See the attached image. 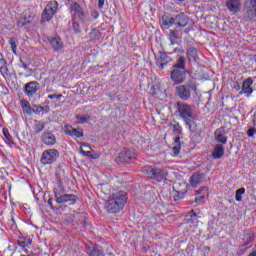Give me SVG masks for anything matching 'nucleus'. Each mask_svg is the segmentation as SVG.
Masks as SVG:
<instances>
[{"instance_id": "nucleus-57", "label": "nucleus", "mask_w": 256, "mask_h": 256, "mask_svg": "<svg viewBox=\"0 0 256 256\" xmlns=\"http://www.w3.org/2000/svg\"><path fill=\"white\" fill-rule=\"evenodd\" d=\"M10 223L12 224V229H13V227H17V226L15 225V219L12 218V219L10 220Z\"/></svg>"}, {"instance_id": "nucleus-62", "label": "nucleus", "mask_w": 256, "mask_h": 256, "mask_svg": "<svg viewBox=\"0 0 256 256\" xmlns=\"http://www.w3.org/2000/svg\"><path fill=\"white\" fill-rule=\"evenodd\" d=\"M178 1H185V0H178Z\"/></svg>"}, {"instance_id": "nucleus-55", "label": "nucleus", "mask_w": 256, "mask_h": 256, "mask_svg": "<svg viewBox=\"0 0 256 256\" xmlns=\"http://www.w3.org/2000/svg\"><path fill=\"white\" fill-rule=\"evenodd\" d=\"M20 61L22 63L23 69H25V70L29 69V66H27V64H25V62H23V60H20Z\"/></svg>"}, {"instance_id": "nucleus-5", "label": "nucleus", "mask_w": 256, "mask_h": 256, "mask_svg": "<svg viewBox=\"0 0 256 256\" xmlns=\"http://www.w3.org/2000/svg\"><path fill=\"white\" fill-rule=\"evenodd\" d=\"M70 13L72 21H79L81 23H87L89 21V17L85 13V9H83V7H81V5L77 2H74L71 5Z\"/></svg>"}, {"instance_id": "nucleus-29", "label": "nucleus", "mask_w": 256, "mask_h": 256, "mask_svg": "<svg viewBox=\"0 0 256 256\" xmlns=\"http://www.w3.org/2000/svg\"><path fill=\"white\" fill-rule=\"evenodd\" d=\"M215 139L218 143H223V145L227 144V136L221 134L219 131L215 132Z\"/></svg>"}, {"instance_id": "nucleus-27", "label": "nucleus", "mask_w": 256, "mask_h": 256, "mask_svg": "<svg viewBox=\"0 0 256 256\" xmlns=\"http://www.w3.org/2000/svg\"><path fill=\"white\" fill-rule=\"evenodd\" d=\"M159 63H160V69H164L165 65H167L169 57H167V54L164 52H159Z\"/></svg>"}, {"instance_id": "nucleus-52", "label": "nucleus", "mask_w": 256, "mask_h": 256, "mask_svg": "<svg viewBox=\"0 0 256 256\" xmlns=\"http://www.w3.org/2000/svg\"><path fill=\"white\" fill-rule=\"evenodd\" d=\"M81 153L84 155V157H91V151L81 150Z\"/></svg>"}, {"instance_id": "nucleus-38", "label": "nucleus", "mask_w": 256, "mask_h": 256, "mask_svg": "<svg viewBox=\"0 0 256 256\" xmlns=\"http://www.w3.org/2000/svg\"><path fill=\"white\" fill-rule=\"evenodd\" d=\"M241 195H245V188H239L238 190H236V195H235V200L236 201H242L243 197H241Z\"/></svg>"}, {"instance_id": "nucleus-51", "label": "nucleus", "mask_w": 256, "mask_h": 256, "mask_svg": "<svg viewBox=\"0 0 256 256\" xmlns=\"http://www.w3.org/2000/svg\"><path fill=\"white\" fill-rule=\"evenodd\" d=\"M187 217H190V219H193V217H197V213H195V210H191L188 213Z\"/></svg>"}, {"instance_id": "nucleus-8", "label": "nucleus", "mask_w": 256, "mask_h": 256, "mask_svg": "<svg viewBox=\"0 0 256 256\" xmlns=\"http://www.w3.org/2000/svg\"><path fill=\"white\" fill-rule=\"evenodd\" d=\"M57 159H59V150L48 149L42 153L40 163H42V165H51L55 163Z\"/></svg>"}, {"instance_id": "nucleus-1", "label": "nucleus", "mask_w": 256, "mask_h": 256, "mask_svg": "<svg viewBox=\"0 0 256 256\" xmlns=\"http://www.w3.org/2000/svg\"><path fill=\"white\" fill-rule=\"evenodd\" d=\"M127 199V192H116L110 196L109 200L105 203L104 209L107 213H121L127 203Z\"/></svg>"}, {"instance_id": "nucleus-14", "label": "nucleus", "mask_w": 256, "mask_h": 256, "mask_svg": "<svg viewBox=\"0 0 256 256\" xmlns=\"http://www.w3.org/2000/svg\"><path fill=\"white\" fill-rule=\"evenodd\" d=\"M33 19H35V14H33V12H24L23 15L18 20V27H25V25L33 23Z\"/></svg>"}, {"instance_id": "nucleus-12", "label": "nucleus", "mask_w": 256, "mask_h": 256, "mask_svg": "<svg viewBox=\"0 0 256 256\" xmlns=\"http://www.w3.org/2000/svg\"><path fill=\"white\" fill-rule=\"evenodd\" d=\"M174 25H176V27L178 29L182 28V27H187V25H189V16H187L185 13L181 12L179 14H177L174 17Z\"/></svg>"}, {"instance_id": "nucleus-26", "label": "nucleus", "mask_w": 256, "mask_h": 256, "mask_svg": "<svg viewBox=\"0 0 256 256\" xmlns=\"http://www.w3.org/2000/svg\"><path fill=\"white\" fill-rule=\"evenodd\" d=\"M2 133L5 137V143H7V145H9V147H14L15 142L13 141V137L9 133V130H7V128H3Z\"/></svg>"}, {"instance_id": "nucleus-48", "label": "nucleus", "mask_w": 256, "mask_h": 256, "mask_svg": "<svg viewBox=\"0 0 256 256\" xmlns=\"http://www.w3.org/2000/svg\"><path fill=\"white\" fill-rule=\"evenodd\" d=\"M174 145H181V135L175 137Z\"/></svg>"}, {"instance_id": "nucleus-9", "label": "nucleus", "mask_w": 256, "mask_h": 256, "mask_svg": "<svg viewBox=\"0 0 256 256\" xmlns=\"http://www.w3.org/2000/svg\"><path fill=\"white\" fill-rule=\"evenodd\" d=\"M137 159V151L133 148L124 150L120 153L119 157L116 158V162L121 165L123 163H133Z\"/></svg>"}, {"instance_id": "nucleus-21", "label": "nucleus", "mask_w": 256, "mask_h": 256, "mask_svg": "<svg viewBox=\"0 0 256 256\" xmlns=\"http://www.w3.org/2000/svg\"><path fill=\"white\" fill-rule=\"evenodd\" d=\"M225 155V148L221 144H217L212 151L213 159H221Z\"/></svg>"}, {"instance_id": "nucleus-22", "label": "nucleus", "mask_w": 256, "mask_h": 256, "mask_svg": "<svg viewBox=\"0 0 256 256\" xmlns=\"http://www.w3.org/2000/svg\"><path fill=\"white\" fill-rule=\"evenodd\" d=\"M185 124L188 125L191 133H195L196 135H201L202 133L201 128H199V126L195 121H193V119L186 121Z\"/></svg>"}, {"instance_id": "nucleus-4", "label": "nucleus", "mask_w": 256, "mask_h": 256, "mask_svg": "<svg viewBox=\"0 0 256 256\" xmlns=\"http://www.w3.org/2000/svg\"><path fill=\"white\" fill-rule=\"evenodd\" d=\"M144 173H146L149 179H154V181H158V183L167 181V175H169L167 169L153 167L144 168Z\"/></svg>"}, {"instance_id": "nucleus-31", "label": "nucleus", "mask_w": 256, "mask_h": 256, "mask_svg": "<svg viewBox=\"0 0 256 256\" xmlns=\"http://www.w3.org/2000/svg\"><path fill=\"white\" fill-rule=\"evenodd\" d=\"M252 241H253V235L247 234L246 243L244 245L239 246V251H245V249H247V245H249V243H252Z\"/></svg>"}, {"instance_id": "nucleus-54", "label": "nucleus", "mask_w": 256, "mask_h": 256, "mask_svg": "<svg viewBox=\"0 0 256 256\" xmlns=\"http://www.w3.org/2000/svg\"><path fill=\"white\" fill-rule=\"evenodd\" d=\"M203 191H204V192H207V191H209V188L203 187L201 190H198L197 193H198L199 195H201V193H203Z\"/></svg>"}, {"instance_id": "nucleus-46", "label": "nucleus", "mask_w": 256, "mask_h": 256, "mask_svg": "<svg viewBox=\"0 0 256 256\" xmlns=\"http://www.w3.org/2000/svg\"><path fill=\"white\" fill-rule=\"evenodd\" d=\"M203 199H205V196H198V197L195 198V203H196L197 205H201V203H203V202H202Z\"/></svg>"}, {"instance_id": "nucleus-25", "label": "nucleus", "mask_w": 256, "mask_h": 256, "mask_svg": "<svg viewBox=\"0 0 256 256\" xmlns=\"http://www.w3.org/2000/svg\"><path fill=\"white\" fill-rule=\"evenodd\" d=\"M50 44L56 51H61V49H63V41H61V38L59 37L52 38Z\"/></svg>"}, {"instance_id": "nucleus-7", "label": "nucleus", "mask_w": 256, "mask_h": 256, "mask_svg": "<svg viewBox=\"0 0 256 256\" xmlns=\"http://www.w3.org/2000/svg\"><path fill=\"white\" fill-rule=\"evenodd\" d=\"M59 7V3L57 1H50L43 13H42V18H41V23H47L53 19L55 13H57V9Z\"/></svg>"}, {"instance_id": "nucleus-16", "label": "nucleus", "mask_w": 256, "mask_h": 256, "mask_svg": "<svg viewBox=\"0 0 256 256\" xmlns=\"http://www.w3.org/2000/svg\"><path fill=\"white\" fill-rule=\"evenodd\" d=\"M40 89V86L37 81H31L24 86V91L27 97H33L35 93Z\"/></svg>"}, {"instance_id": "nucleus-17", "label": "nucleus", "mask_w": 256, "mask_h": 256, "mask_svg": "<svg viewBox=\"0 0 256 256\" xmlns=\"http://www.w3.org/2000/svg\"><path fill=\"white\" fill-rule=\"evenodd\" d=\"M42 142L48 147H53V145L57 143V138L55 137V134L51 132H44L42 134Z\"/></svg>"}, {"instance_id": "nucleus-15", "label": "nucleus", "mask_w": 256, "mask_h": 256, "mask_svg": "<svg viewBox=\"0 0 256 256\" xmlns=\"http://www.w3.org/2000/svg\"><path fill=\"white\" fill-rule=\"evenodd\" d=\"M64 133L65 135H69L70 137H75L76 139L83 137V129L74 128L71 125L64 126Z\"/></svg>"}, {"instance_id": "nucleus-61", "label": "nucleus", "mask_w": 256, "mask_h": 256, "mask_svg": "<svg viewBox=\"0 0 256 256\" xmlns=\"http://www.w3.org/2000/svg\"><path fill=\"white\" fill-rule=\"evenodd\" d=\"M181 53H185V50H182Z\"/></svg>"}, {"instance_id": "nucleus-44", "label": "nucleus", "mask_w": 256, "mask_h": 256, "mask_svg": "<svg viewBox=\"0 0 256 256\" xmlns=\"http://www.w3.org/2000/svg\"><path fill=\"white\" fill-rule=\"evenodd\" d=\"M48 99H63V94H50L48 95Z\"/></svg>"}, {"instance_id": "nucleus-20", "label": "nucleus", "mask_w": 256, "mask_h": 256, "mask_svg": "<svg viewBox=\"0 0 256 256\" xmlns=\"http://www.w3.org/2000/svg\"><path fill=\"white\" fill-rule=\"evenodd\" d=\"M203 179H205V174L194 173L190 177V185H191V187H197V185H201V183H203Z\"/></svg>"}, {"instance_id": "nucleus-13", "label": "nucleus", "mask_w": 256, "mask_h": 256, "mask_svg": "<svg viewBox=\"0 0 256 256\" xmlns=\"http://www.w3.org/2000/svg\"><path fill=\"white\" fill-rule=\"evenodd\" d=\"M253 85V78L249 77L245 79L242 82V90L239 92V95H246V97H249L253 94V88L251 87Z\"/></svg>"}, {"instance_id": "nucleus-56", "label": "nucleus", "mask_w": 256, "mask_h": 256, "mask_svg": "<svg viewBox=\"0 0 256 256\" xmlns=\"http://www.w3.org/2000/svg\"><path fill=\"white\" fill-rule=\"evenodd\" d=\"M48 205H50V207L53 208V199H52V198H50V199L48 200Z\"/></svg>"}, {"instance_id": "nucleus-50", "label": "nucleus", "mask_w": 256, "mask_h": 256, "mask_svg": "<svg viewBox=\"0 0 256 256\" xmlns=\"http://www.w3.org/2000/svg\"><path fill=\"white\" fill-rule=\"evenodd\" d=\"M255 132H256L255 128H250L247 132L248 137H253V135H255Z\"/></svg>"}, {"instance_id": "nucleus-43", "label": "nucleus", "mask_w": 256, "mask_h": 256, "mask_svg": "<svg viewBox=\"0 0 256 256\" xmlns=\"http://www.w3.org/2000/svg\"><path fill=\"white\" fill-rule=\"evenodd\" d=\"M169 37H170V39L175 41V40L179 39V33L177 32V30H171Z\"/></svg>"}, {"instance_id": "nucleus-6", "label": "nucleus", "mask_w": 256, "mask_h": 256, "mask_svg": "<svg viewBox=\"0 0 256 256\" xmlns=\"http://www.w3.org/2000/svg\"><path fill=\"white\" fill-rule=\"evenodd\" d=\"M177 109L179 116L183 119L184 123L191 119H195V114H193V108L191 105L184 102H178Z\"/></svg>"}, {"instance_id": "nucleus-40", "label": "nucleus", "mask_w": 256, "mask_h": 256, "mask_svg": "<svg viewBox=\"0 0 256 256\" xmlns=\"http://www.w3.org/2000/svg\"><path fill=\"white\" fill-rule=\"evenodd\" d=\"M72 27H73L74 33L76 34L81 33V25L79 24V22H77V20H72Z\"/></svg>"}, {"instance_id": "nucleus-42", "label": "nucleus", "mask_w": 256, "mask_h": 256, "mask_svg": "<svg viewBox=\"0 0 256 256\" xmlns=\"http://www.w3.org/2000/svg\"><path fill=\"white\" fill-rule=\"evenodd\" d=\"M172 151H173V157H177V155L181 153V144H174Z\"/></svg>"}, {"instance_id": "nucleus-10", "label": "nucleus", "mask_w": 256, "mask_h": 256, "mask_svg": "<svg viewBox=\"0 0 256 256\" xmlns=\"http://www.w3.org/2000/svg\"><path fill=\"white\" fill-rule=\"evenodd\" d=\"M170 77L173 83L176 85H181V83H183L187 77V72H185V70L173 69Z\"/></svg>"}, {"instance_id": "nucleus-45", "label": "nucleus", "mask_w": 256, "mask_h": 256, "mask_svg": "<svg viewBox=\"0 0 256 256\" xmlns=\"http://www.w3.org/2000/svg\"><path fill=\"white\" fill-rule=\"evenodd\" d=\"M30 104H31V103H29V101H27V100H22V101H21V107H22L23 111H24L27 107H29Z\"/></svg>"}, {"instance_id": "nucleus-3", "label": "nucleus", "mask_w": 256, "mask_h": 256, "mask_svg": "<svg viewBox=\"0 0 256 256\" xmlns=\"http://www.w3.org/2000/svg\"><path fill=\"white\" fill-rule=\"evenodd\" d=\"M54 197L56 199V203L59 205L63 203H68L70 201L71 205H75L77 203V196L74 194H65V187L63 184L58 185V187L53 188Z\"/></svg>"}, {"instance_id": "nucleus-41", "label": "nucleus", "mask_w": 256, "mask_h": 256, "mask_svg": "<svg viewBox=\"0 0 256 256\" xmlns=\"http://www.w3.org/2000/svg\"><path fill=\"white\" fill-rule=\"evenodd\" d=\"M256 0H246L245 9H255Z\"/></svg>"}, {"instance_id": "nucleus-59", "label": "nucleus", "mask_w": 256, "mask_h": 256, "mask_svg": "<svg viewBox=\"0 0 256 256\" xmlns=\"http://www.w3.org/2000/svg\"><path fill=\"white\" fill-rule=\"evenodd\" d=\"M5 57L3 56V54L0 53V61H4Z\"/></svg>"}, {"instance_id": "nucleus-30", "label": "nucleus", "mask_w": 256, "mask_h": 256, "mask_svg": "<svg viewBox=\"0 0 256 256\" xmlns=\"http://www.w3.org/2000/svg\"><path fill=\"white\" fill-rule=\"evenodd\" d=\"M44 129H45V124L36 120L33 126V130L36 133H41V131H43Z\"/></svg>"}, {"instance_id": "nucleus-37", "label": "nucleus", "mask_w": 256, "mask_h": 256, "mask_svg": "<svg viewBox=\"0 0 256 256\" xmlns=\"http://www.w3.org/2000/svg\"><path fill=\"white\" fill-rule=\"evenodd\" d=\"M172 131L176 133V135H183V128L179 123L172 125Z\"/></svg>"}, {"instance_id": "nucleus-49", "label": "nucleus", "mask_w": 256, "mask_h": 256, "mask_svg": "<svg viewBox=\"0 0 256 256\" xmlns=\"http://www.w3.org/2000/svg\"><path fill=\"white\" fill-rule=\"evenodd\" d=\"M24 112L26 113V115H31L33 113V109H31V104L28 107H26Z\"/></svg>"}, {"instance_id": "nucleus-47", "label": "nucleus", "mask_w": 256, "mask_h": 256, "mask_svg": "<svg viewBox=\"0 0 256 256\" xmlns=\"http://www.w3.org/2000/svg\"><path fill=\"white\" fill-rule=\"evenodd\" d=\"M91 17H93L94 19H99V12L97 10H92Z\"/></svg>"}, {"instance_id": "nucleus-11", "label": "nucleus", "mask_w": 256, "mask_h": 256, "mask_svg": "<svg viewBox=\"0 0 256 256\" xmlns=\"http://www.w3.org/2000/svg\"><path fill=\"white\" fill-rule=\"evenodd\" d=\"M16 244L18 247H21V249H24L25 253H29V250L27 249L33 245V239H31V237L21 235L18 237Z\"/></svg>"}, {"instance_id": "nucleus-60", "label": "nucleus", "mask_w": 256, "mask_h": 256, "mask_svg": "<svg viewBox=\"0 0 256 256\" xmlns=\"http://www.w3.org/2000/svg\"><path fill=\"white\" fill-rule=\"evenodd\" d=\"M51 91H53L51 88L49 87L46 88V93H51Z\"/></svg>"}, {"instance_id": "nucleus-24", "label": "nucleus", "mask_w": 256, "mask_h": 256, "mask_svg": "<svg viewBox=\"0 0 256 256\" xmlns=\"http://www.w3.org/2000/svg\"><path fill=\"white\" fill-rule=\"evenodd\" d=\"M187 64V58L185 56H180L173 66V69H179L185 71V65Z\"/></svg>"}, {"instance_id": "nucleus-2", "label": "nucleus", "mask_w": 256, "mask_h": 256, "mask_svg": "<svg viewBox=\"0 0 256 256\" xmlns=\"http://www.w3.org/2000/svg\"><path fill=\"white\" fill-rule=\"evenodd\" d=\"M191 93H197V81L193 79L176 87V94L182 101H189L191 99Z\"/></svg>"}, {"instance_id": "nucleus-18", "label": "nucleus", "mask_w": 256, "mask_h": 256, "mask_svg": "<svg viewBox=\"0 0 256 256\" xmlns=\"http://www.w3.org/2000/svg\"><path fill=\"white\" fill-rule=\"evenodd\" d=\"M186 57L189 63H197L199 59V50L195 47H190L186 50Z\"/></svg>"}, {"instance_id": "nucleus-28", "label": "nucleus", "mask_w": 256, "mask_h": 256, "mask_svg": "<svg viewBox=\"0 0 256 256\" xmlns=\"http://www.w3.org/2000/svg\"><path fill=\"white\" fill-rule=\"evenodd\" d=\"M77 123L79 125H85V123H88L91 119L90 115H76Z\"/></svg>"}, {"instance_id": "nucleus-36", "label": "nucleus", "mask_w": 256, "mask_h": 256, "mask_svg": "<svg viewBox=\"0 0 256 256\" xmlns=\"http://www.w3.org/2000/svg\"><path fill=\"white\" fill-rule=\"evenodd\" d=\"M36 109L34 110L35 113H49L51 108L49 106H35Z\"/></svg>"}, {"instance_id": "nucleus-58", "label": "nucleus", "mask_w": 256, "mask_h": 256, "mask_svg": "<svg viewBox=\"0 0 256 256\" xmlns=\"http://www.w3.org/2000/svg\"><path fill=\"white\" fill-rule=\"evenodd\" d=\"M248 256H256V250L252 251Z\"/></svg>"}, {"instance_id": "nucleus-32", "label": "nucleus", "mask_w": 256, "mask_h": 256, "mask_svg": "<svg viewBox=\"0 0 256 256\" xmlns=\"http://www.w3.org/2000/svg\"><path fill=\"white\" fill-rule=\"evenodd\" d=\"M100 38H101V32H99V30L93 29L90 32V39H92L93 41H99Z\"/></svg>"}, {"instance_id": "nucleus-53", "label": "nucleus", "mask_w": 256, "mask_h": 256, "mask_svg": "<svg viewBox=\"0 0 256 256\" xmlns=\"http://www.w3.org/2000/svg\"><path fill=\"white\" fill-rule=\"evenodd\" d=\"M103 5H105V0H98V9H103Z\"/></svg>"}, {"instance_id": "nucleus-23", "label": "nucleus", "mask_w": 256, "mask_h": 256, "mask_svg": "<svg viewBox=\"0 0 256 256\" xmlns=\"http://www.w3.org/2000/svg\"><path fill=\"white\" fill-rule=\"evenodd\" d=\"M172 25H175L174 17H169L167 15L162 16V27L165 29H169L172 27Z\"/></svg>"}, {"instance_id": "nucleus-35", "label": "nucleus", "mask_w": 256, "mask_h": 256, "mask_svg": "<svg viewBox=\"0 0 256 256\" xmlns=\"http://www.w3.org/2000/svg\"><path fill=\"white\" fill-rule=\"evenodd\" d=\"M55 179H56L57 185L61 187V185H63V171L61 170L57 171L55 173Z\"/></svg>"}, {"instance_id": "nucleus-19", "label": "nucleus", "mask_w": 256, "mask_h": 256, "mask_svg": "<svg viewBox=\"0 0 256 256\" xmlns=\"http://www.w3.org/2000/svg\"><path fill=\"white\" fill-rule=\"evenodd\" d=\"M226 7L231 13H239L241 11V0H226Z\"/></svg>"}, {"instance_id": "nucleus-34", "label": "nucleus", "mask_w": 256, "mask_h": 256, "mask_svg": "<svg viewBox=\"0 0 256 256\" xmlns=\"http://www.w3.org/2000/svg\"><path fill=\"white\" fill-rule=\"evenodd\" d=\"M0 72L4 75H7L9 73V68H7V61L0 60Z\"/></svg>"}, {"instance_id": "nucleus-33", "label": "nucleus", "mask_w": 256, "mask_h": 256, "mask_svg": "<svg viewBox=\"0 0 256 256\" xmlns=\"http://www.w3.org/2000/svg\"><path fill=\"white\" fill-rule=\"evenodd\" d=\"M90 256H105L103 254V248H101L100 246H95L90 253Z\"/></svg>"}, {"instance_id": "nucleus-39", "label": "nucleus", "mask_w": 256, "mask_h": 256, "mask_svg": "<svg viewBox=\"0 0 256 256\" xmlns=\"http://www.w3.org/2000/svg\"><path fill=\"white\" fill-rule=\"evenodd\" d=\"M9 44L11 45L12 53L17 55V40L15 38H10Z\"/></svg>"}]
</instances>
